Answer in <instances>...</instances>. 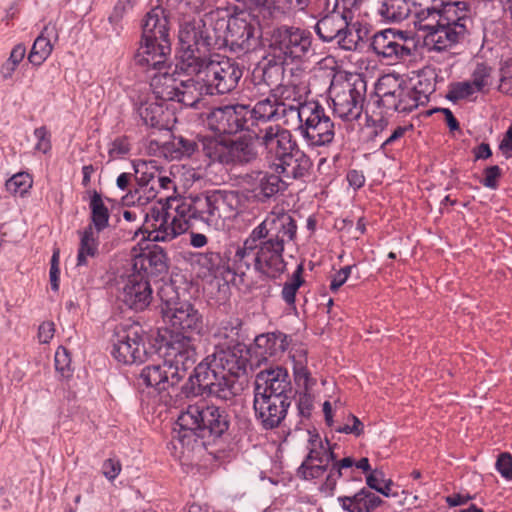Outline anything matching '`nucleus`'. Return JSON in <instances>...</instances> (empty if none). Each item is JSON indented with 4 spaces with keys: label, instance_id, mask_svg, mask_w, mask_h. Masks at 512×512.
Returning <instances> with one entry per match:
<instances>
[{
    "label": "nucleus",
    "instance_id": "338daca9",
    "mask_svg": "<svg viewBox=\"0 0 512 512\" xmlns=\"http://www.w3.org/2000/svg\"><path fill=\"white\" fill-rule=\"evenodd\" d=\"M34 135L37 138L38 142L36 144V149L42 151L43 153L48 152L51 149L50 144V134L46 127L42 126L34 131Z\"/></svg>",
    "mask_w": 512,
    "mask_h": 512
},
{
    "label": "nucleus",
    "instance_id": "bf43d9fd",
    "mask_svg": "<svg viewBox=\"0 0 512 512\" xmlns=\"http://www.w3.org/2000/svg\"><path fill=\"white\" fill-rule=\"evenodd\" d=\"M327 472L328 473L321 486V490L325 493L332 494L336 488L337 481L346 475V471H343L333 463L330 468L328 467Z\"/></svg>",
    "mask_w": 512,
    "mask_h": 512
},
{
    "label": "nucleus",
    "instance_id": "13d9d810",
    "mask_svg": "<svg viewBox=\"0 0 512 512\" xmlns=\"http://www.w3.org/2000/svg\"><path fill=\"white\" fill-rule=\"evenodd\" d=\"M309 453L303 462L324 463L325 445L321 441L318 434L313 435L310 440Z\"/></svg>",
    "mask_w": 512,
    "mask_h": 512
},
{
    "label": "nucleus",
    "instance_id": "9d476101",
    "mask_svg": "<svg viewBox=\"0 0 512 512\" xmlns=\"http://www.w3.org/2000/svg\"><path fill=\"white\" fill-rule=\"evenodd\" d=\"M209 367L197 365L194 374H189L188 381L182 386L185 397H195L208 393L221 400H231L236 395L237 376L209 371Z\"/></svg>",
    "mask_w": 512,
    "mask_h": 512
},
{
    "label": "nucleus",
    "instance_id": "f03ea898",
    "mask_svg": "<svg viewBox=\"0 0 512 512\" xmlns=\"http://www.w3.org/2000/svg\"><path fill=\"white\" fill-rule=\"evenodd\" d=\"M211 24L202 18H193L180 25L181 55L175 72L197 75L208 84L213 94L233 91L243 75L241 66L233 59L218 54L206 55L217 44Z\"/></svg>",
    "mask_w": 512,
    "mask_h": 512
},
{
    "label": "nucleus",
    "instance_id": "79ce46f5",
    "mask_svg": "<svg viewBox=\"0 0 512 512\" xmlns=\"http://www.w3.org/2000/svg\"><path fill=\"white\" fill-rule=\"evenodd\" d=\"M143 124L146 126L163 129L165 123L163 122V107L157 103H142L137 110Z\"/></svg>",
    "mask_w": 512,
    "mask_h": 512
},
{
    "label": "nucleus",
    "instance_id": "0e129e2a",
    "mask_svg": "<svg viewBox=\"0 0 512 512\" xmlns=\"http://www.w3.org/2000/svg\"><path fill=\"white\" fill-rule=\"evenodd\" d=\"M497 471L507 480L512 479V456L507 453H501L496 461Z\"/></svg>",
    "mask_w": 512,
    "mask_h": 512
},
{
    "label": "nucleus",
    "instance_id": "49530a36",
    "mask_svg": "<svg viewBox=\"0 0 512 512\" xmlns=\"http://www.w3.org/2000/svg\"><path fill=\"white\" fill-rule=\"evenodd\" d=\"M274 100H277L279 107L290 106L304 102L299 87L293 84L281 85L274 89L271 93Z\"/></svg>",
    "mask_w": 512,
    "mask_h": 512
},
{
    "label": "nucleus",
    "instance_id": "c756f323",
    "mask_svg": "<svg viewBox=\"0 0 512 512\" xmlns=\"http://www.w3.org/2000/svg\"><path fill=\"white\" fill-rule=\"evenodd\" d=\"M440 11L443 24L453 27L454 25L465 26L468 31H471L473 28L471 10L467 2H445L441 4Z\"/></svg>",
    "mask_w": 512,
    "mask_h": 512
},
{
    "label": "nucleus",
    "instance_id": "5fc2aeb1",
    "mask_svg": "<svg viewBox=\"0 0 512 512\" xmlns=\"http://www.w3.org/2000/svg\"><path fill=\"white\" fill-rule=\"evenodd\" d=\"M327 470L328 466L325 463L303 462L298 468V475L305 480L317 479L322 477Z\"/></svg>",
    "mask_w": 512,
    "mask_h": 512
},
{
    "label": "nucleus",
    "instance_id": "c85d7f7f",
    "mask_svg": "<svg viewBox=\"0 0 512 512\" xmlns=\"http://www.w3.org/2000/svg\"><path fill=\"white\" fill-rule=\"evenodd\" d=\"M290 344V337L282 332H271L258 335L254 340V353L267 360L268 357L277 356L286 351Z\"/></svg>",
    "mask_w": 512,
    "mask_h": 512
},
{
    "label": "nucleus",
    "instance_id": "ddd939ff",
    "mask_svg": "<svg viewBox=\"0 0 512 512\" xmlns=\"http://www.w3.org/2000/svg\"><path fill=\"white\" fill-rule=\"evenodd\" d=\"M373 52L390 63H399L412 57L415 52L413 39L408 32L396 29H384L372 37Z\"/></svg>",
    "mask_w": 512,
    "mask_h": 512
},
{
    "label": "nucleus",
    "instance_id": "3c124183",
    "mask_svg": "<svg viewBox=\"0 0 512 512\" xmlns=\"http://www.w3.org/2000/svg\"><path fill=\"white\" fill-rule=\"evenodd\" d=\"M362 3V0H336L333 9L347 18L348 23L359 22L356 16L360 12Z\"/></svg>",
    "mask_w": 512,
    "mask_h": 512
},
{
    "label": "nucleus",
    "instance_id": "4c0bfd02",
    "mask_svg": "<svg viewBox=\"0 0 512 512\" xmlns=\"http://www.w3.org/2000/svg\"><path fill=\"white\" fill-rule=\"evenodd\" d=\"M423 103H420L418 96L412 88V81H407L396 93L394 104L389 106L388 110L397 112H410Z\"/></svg>",
    "mask_w": 512,
    "mask_h": 512
},
{
    "label": "nucleus",
    "instance_id": "a878e982",
    "mask_svg": "<svg viewBox=\"0 0 512 512\" xmlns=\"http://www.w3.org/2000/svg\"><path fill=\"white\" fill-rule=\"evenodd\" d=\"M168 257L164 249L154 245L133 258L132 270L149 276H165L168 273Z\"/></svg>",
    "mask_w": 512,
    "mask_h": 512
},
{
    "label": "nucleus",
    "instance_id": "f8f14e48",
    "mask_svg": "<svg viewBox=\"0 0 512 512\" xmlns=\"http://www.w3.org/2000/svg\"><path fill=\"white\" fill-rule=\"evenodd\" d=\"M269 46L284 61H302L312 51V34L306 29L282 25L273 29Z\"/></svg>",
    "mask_w": 512,
    "mask_h": 512
},
{
    "label": "nucleus",
    "instance_id": "1a4fd4ad",
    "mask_svg": "<svg viewBox=\"0 0 512 512\" xmlns=\"http://www.w3.org/2000/svg\"><path fill=\"white\" fill-rule=\"evenodd\" d=\"M188 79L173 78L169 72L154 77L151 84L158 98L165 101H178L188 107H196L203 95H213L205 81L197 75H188Z\"/></svg>",
    "mask_w": 512,
    "mask_h": 512
},
{
    "label": "nucleus",
    "instance_id": "b1692460",
    "mask_svg": "<svg viewBox=\"0 0 512 512\" xmlns=\"http://www.w3.org/2000/svg\"><path fill=\"white\" fill-rule=\"evenodd\" d=\"M244 181L251 186L253 198L262 204L275 199L287 187V182L273 170L251 171L245 175Z\"/></svg>",
    "mask_w": 512,
    "mask_h": 512
},
{
    "label": "nucleus",
    "instance_id": "412c9836",
    "mask_svg": "<svg viewBox=\"0 0 512 512\" xmlns=\"http://www.w3.org/2000/svg\"><path fill=\"white\" fill-rule=\"evenodd\" d=\"M310 118L301 126L300 135L311 146L329 145L335 136V126L324 107L313 101Z\"/></svg>",
    "mask_w": 512,
    "mask_h": 512
},
{
    "label": "nucleus",
    "instance_id": "39448f33",
    "mask_svg": "<svg viewBox=\"0 0 512 512\" xmlns=\"http://www.w3.org/2000/svg\"><path fill=\"white\" fill-rule=\"evenodd\" d=\"M202 152L213 163L228 167L246 166L254 163L259 152L255 139L243 135L236 139L225 137H202Z\"/></svg>",
    "mask_w": 512,
    "mask_h": 512
},
{
    "label": "nucleus",
    "instance_id": "de8ad7c7",
    "mask_svg": "<svg viewBox=\"0 0 512 512\" xmlns=\"http://www.w3.org/2000/svg\"><path fill=\"white\" fill-rule=\"evenodd\" d=\"M304 271L303 264H299L296 270L293 272L292 277L284 283L283 289L281 292L283 300L288 305H293L295 303V297L298 289L304 283V279L302 277V273Z\"/></svg>",
    "mask_w": 512,
    "mask_h": 512
},
{
    "label": "nucleus",
    "instance_id": "69168bd1",
    "mask_svg": "<svg viewBox=\"0 0 512 512\" xmlns=\"http://www.w3.org/2000/svg\"><path fill=\"white\" fill-rule=\"evenodd\" d=\"M130 151V144L127 137H118L112 143L109 148V155L111 158H119L126 155Z\"/></svg>",
    "mask_w": 512,
    "mask_h": 512
},
{
    "label": "nucleus",
    "instance_id": "a19ab883",
    "mask_svg": "<svg viewBox=\"0 0 512 512\" xmlns=\"http://www.w3.org/2000/svg\"><path fill=\"white\" fill-rule=\"evenodd\" d=\"M98 254L97 237L93 231L92 226L84 229L80 239V245L77 255V266L87 264V257H95Z\"/></svg>",
    "mask_w": 512,
    "mask_h": 512
},
{
    "label": "nucleus",
    "instance_id": "ea45409f",
    "mask_svg": "<svg viewBox=\"0 0 512 512\" xmlns=\"http://www.w3.org/2000/svg\"><path fill=\"white\" fill-rule=\"evenodd\" d=\"M89 206L91 209V220L97 232L108 227L110 217L109 210L105 206L101 194L96 190L92 192Z\"/></svg>",
    "mask_w": 512,
    "mask_h": 512
},
{
    "label": "nucleus",
    "instance_id": "423d86ee",
    "mask_svg": "<svg viewBox=\"0 0 512 512\" xmlns=\"http://www.w3.org/2000/svg\"><path fill=\"white\" fill-rule=\"evenodd\" d=\"M231 261L233 273L239 276L254 270L267 278L277 279L285 272V265H281L252 232L243 246L237 248Z\"/></svg>",
    "mask_w": 512,
    "mask_h": 512
},
{
    "label": "nucleus",
    "instance_id": "2eb2a0df",
    "mask_svg": "<svg viewBox=\"0 0 512 512\" xmlns=\"http://www.w3.org/2000/svg\"><path fill=\"white\" fill-rule=\"evenodd\" d=\"M173 374L174 382L178 384L190 370L196 368L197 352L194 339L190 336H171L167 342L166 358L164 359Z\"/></svg>",
    "mask_w": 512,
    "mask_h": 512
},
{
    "label": "nucleus",
    "instance_id": "aec40b11",
    "mask_svg": "<svg viewBox=\"0 0 512 512\" xmlns=\"http://www.w3.org/2000/svg\"><path fill=\"white\" fill-rule=\"evenodd\" d=\"M256 139L264 148L269 167L279 162L298 147L291 132L279 125H270L256 133Z\"/></svg>",
    "mask_w": 512,
    "mask_h": 512
},
{
    "label": "nucleus",
    "instance_id": "7c9ffc66",
    "mask_svg": "<svg viewBox=\"0 0 512 512\" xmlns=\"http://www.w3.org/2000/svg\"><path fill=\"white\" fill-rule=\"evenodd\" d=\"M140 378L146 386L154 387L159 392L166 391L177 385L174 382L173 374L165 360L161 364L148 365L141 371Z\"/></svg>",
    "mask_w": 512,
    "mask_h": 512
},
{
    "label": "nucleus",
    "instance_id": "a211bd4d",
    "mask_svg": "<svg viewBox=\"0 0 512 512\" xmlns=\"http://www.w3.org/2000/svg\"><path fill=\"white\" fill-rule=\"evenodd\" d=\"M206 123L210 130L219 134H236L250 130L248 123V105H226L212 109Z\"/></svg>",
    "mask_w": 512,
    "mask_h": 512
},
{
    "label": "nucleus",
    "instance_id": "72a5a7b5",
    "mask_svg": "<svg viewBox=\"0 0 512 512\" xmlns=\"http://www.w3.org/2000/svg\"><path fill=\"white\" fill-rule=\"evenodd\" d=\"M313 101L298 102V104L279 107V121L284 125L293 128L301 133V126H304L306 120L310 118L309 112L312 108Z\"/></svg>",
    "mask_w": 512,
    "mask_h": 512
},
{
    "label": "nucleus",
    "instance_id": "6e6552de",
    "mask_svg": "<svg viewBox=\"0 0 512 512\" xmlns=\"http://www.w3.org/2000/svg\"><path fill=\"white\" fill-rule=\"evenodd\" d=\"M315 31L324 42H335L341 49L354 51L359 42L368 39L369 29L361 22L348 23L347 18L334 9L321 17Z\"/></svg>",
    "mask_w": 512,
    "mask_h": 512
},
{
    "label": "nucleus",
    "instance_id": "5701e85b",
    "mask_svg": "<svg viewBox=\"0 0 512 512\" xmlns=\"http://www.w3.org/2000/svg\"><path fill=\"white\" fill-rule=\"evenodd\" d=\"M254 393L267 396L281 397V399L293 398V387L288 371L280 366L270 367L257 373Z\"/></svg>",
    "mask_w": 512,
    "mask_h": 512
},
{
    "label": "nucleus",
    "instance_id": "f257e3e1",
    "mask_svg": "<svg viewBox=\"0 0 512 512\" xmlns=\"http://www.w3.org/2000/svg\"><path fill=\"white\" fill-rule=\"evenodd\" d=\"M241 206L238 191L208 190L174 199L167 208L152 207L139 228L143 239L169 241L190 228L220 230L237 216Z\"/></svg>",
    "mask_w": 512,
    "mask_h": 512
},
{
    "label": "nucleus",
    "instance_id": "0eeeda50",
    "mask_svg": "<svg viewBox=\"0 0 512 512\" xmlns=\"http://www.w3.org/2000/svg\"><path fill=\"white\" fill-rule=\"evenodd\" d=\"M251 232L254 238L263 242L281 265L286 266L283 258L285 245L293 241L297 233L296 221L288 212L271 211Z\"/></svg>",
    "mask_w": 512,
    "mask_h": 512
},
{
    "label": "nucleus",
    "instance_id": "58836bf2",
    "mask_svg": "<svg viewBox=\"0 0 512 512\" xmlns=\"http://www.w3.org/2000/svg\"><path fill=\"white\" fill-rule=\"evenodd\" d=\"M134 178L140 188L154 185V180L159 175V167L156 161L137 160L133 162Z\"/></svg>",
    "mask_w": 512,
    "mask_h": 512
},
{
    "label": "nucleus",
    "instance_id": "774afa93",
    "mask_svg": "<svg viewBox=\"0 0 512 512\" xmlns=\"http://www.w3.org/2000/svg\"><path fill=\"white\" fill-rule=\"evenodd\" d=\"M121 472V463L116 459H107L103 462L102 473L110 481L114 480Z\"/></svg>",
    "mask_w": 512,
    "mask_h": 512
},
{
    "label": "nucleus",
    "instance_id": "052dcab7",
    "mask_svg": "<svg viewBox=\"0 0 512 512\" xmlns=\"http://www.w3.org/2000/svg\"><path fill=\"white\" fill-rule=\"evenodd\" d=\"M135 3L136 2L132 0H118L109 16V22L115 26H119L124 16L134 7Z\"/></svg>",
    "mask_w": 512,
    "mask_h": 512
},
{
    "label": "nucleus",
    "instance_id": "e2e57ef3",
    "mask_svg": "<svg viewBox=\"0 0 512 512\" xmlns=\"http://www.w3.org/2000/svg\"><path fill=\"white\" fill-rule=\"evenodd\" d=\"M501 175L502 172L498 165L489 166L484 169V177L481 183L487 188L496 189Z\"/></svg>",
    "mask_w": 512,
    "mask_h": 512
},
{
    "label": "nucleus",
    "instance_id": "f3484780",
    "mask_svg": "<svg viewBox=\"0 0 512 512\" xmlns=\"http://www.w3.org/2000/svg\"><path fill=\"white\" fill-rule=\"evenodd\" d=\"M163 318L171 327V336L181 334L192 338L191 335H200L204 329L201 313L189 302L167 303Z\"/></svg>",
    "mask_w": 512,
    "mask_h": 512
},
{
    "label": "nucleus",
    "instance_id": "c03bdc74",
    "mask_svg": "<svg viewBox=\"0 0 512 512\" xmlns=\"http://www.w3.org/2000/svg\"><path fill=\"white\" fill-rule=\"evenodd\" d=\"M416 18L415 25L418 30L427 33L434 31L443 24L440 8L434 6L421 9L416 13Z\"/></svg>",
    "mask_w": 512,
    "mask_h": 512
},
{
    "label": "nucleus",
    "instance_id": "4468645a",
    "mask_svg": "<svg viewBox=\"0 0 512 512\" xmlns=\"http://www.w3.org/2000/svg\"><path fill=\"white\" fill-rule=\"evenodd\" d=\"M366 85L364 82H344L330 89L333 111L346 122L358 120L363 111Z\"/></svg>",
    "mask_w": 512,
    "mask_h": 512
},
{
    "label": "nucleus",
    "instance_id": "8fccbe9b",
    "mask_svg": "<svg viewBox=\"0 0 512 512\" xmlns=\"http://www.w3.org/2000/svg\"><path fill=\"white\" fill-rule=\"evenodd\" d=\"M198 263L214 277L221 275L225 268L223 259L220 253L217 252H207L200 255Z\"/></svg>",
    "mask_w": 512,
    "mask_h": 512
},
{
    "label": "nucleus",
    "instance_id": "e433bc0d",
    "mask_svg": "<svg viewBox=\"0 0 512 512\" xmlns=\"http://www.w3.org/2000/svg\"><path fill=\"white\" fill-rule=\"evenodd\" d=\"M292 360L296 385L303 388L304 391H309L315 385L316 381L311 377L306 367V351L304 349L297 350L296 353L292 355Z\"/></svg>",
    "mask_w": 512,
    "mask_h": 512
},
{
    "label": "nucleus",
    "instance_id": "09e8293b",
    "mask_svg": "<svg viewBox=\"0 0 512 512\" xmlns=\"http://www.w3.org/2000/svg\"><path fill=\"white\" fill-rule=\"evenodd\" d=\"M32 183V178L28 173L19 172L6 181L5 187L11 194L23 196L32 187Z\"/></svg>",
    "mask_w": 512,
    "mask_h": 512
},
{
    "label": "nucleus",
    "instance_id": "dca6fc26",
    "mask_svg": "<svg viewBox=\"0 0 512 512\" xmlns=\"http://www.w3.org/2000/svg\"><path fill=\"white\" fill-rule=\"evenodd\" d=\"M261 36V29L250 20L234 16L227 22L224 41L235 53H249L261 46Z\"/></svg>",
    "mask_w": 512,
    "mask_h": 512
},
{
    "label": "nucleus",
    "instance_id": "6ab92c4d",
    "mask_svg": "<svg viewBox=\"0 0 512 512\" xmlns=\"http://www.w3.org/2000/svg\"><path fill=\"white\" fill-rule=\"evenodd\" d=\"M247 362L244 346L236 343L226 348L216 346L215 351L198 365L209 367V371L239 377L245 374Z\"/></svg>",
    "mask_w": 512,
    "mask_h": 512
},
{
    "label": "nucleus",
    "instance_id": "bb28decb",
    "mask_svg": "<svg viewBox=\"0 0 512 512\" xmlns=\"http://www.w3.org/2000/svg\"><path fill=\"white\" fill-rule=\"evenodd\" d=\"M312 167L310 158L297 147L281 159L279 162H274L271 165V170L279 174L282 179L296 180L305 177Z\"/></svg>",
    "mask_w": 512,
    "mask_h": 512
},
{
    "label": "nucleus",
    "instance_id": "473e14b6",
    "mask_svg": "<svg viewBox=\"0 0 512 512\" xmlns=\"http://www.w3.org/2000/svg\"><path fill=\"white\" fill-rule=\"evenodd\" d=\"M58 38L55 25L47 24L41 34L35 39L32 49L28 55V60L35 66L41 65L51 54L53 46L50 37Z\"/></svg>",
    "mask_w": 512,
    "mask_h": 512
},
{
    "label": "nucleus",
    "instance_id": "4be33fe9",
    "mask_svg": "<svg viewBox=\"0 0 512 512\" xmlns=\"http://www.w3.org/2000/svg\"><path fill=\"white\" fill-rule=\"evenodd\" d=\"M291 405L289 398L267 396L254 393L253 408L255 418L264 430H273L281 426Z\"/></svg>",
    "mask_w": 512,
    "mask_h": 512
},
{
    "label": "nucleus",
    "instance_id": "603ef678",
    "mask_svg": "<svg viewBox=\"0 0 512 512\" xmlns=\"http://www.w3.org/2000/svg\"><path fill=\"white\" fill-rule=\"evenodd\" d=\"M354 500L361 504L362 512H373L374 509L383 503L379 496L365 488L354 494Z\"/></svg>",
    "mask_w": 512,
    "mask_h": 512
},
{
    "label": "nucleus",
    "instance_id": "2f4dec72",
    "mask_svg": "<svg viewBox=\"0 0 512 512\" xmlns=\"http://www.w3.org/2000/svg\"><path fill=\"white\" fill-rule=\"evenodd\" d=\"M270 94L268 97L257 101L252 108L248 106L249 127L266 123L269 121H279V105Z\"/></svg>",
    "mask_w": 512,
    "mask_h": 512
},
{
    "label": "nucleus",
    "instance_id": "7ed1b4c3",
    "mask_svg": "<svg viewBox=\"0 0 512 512\" xmlns=\"http://www.w3.org/2000/svg\"><path fill=\"white\" fill-rule=\"evenodd\" d=\"M179 430L173 440L183 448L193 450L203 445L199 438H218L225 434L230 426V416L225 408L200 398L180 413L177 419Z\"/></svg>",
    "mask_w": 512,
    "mask_h": 512
},
{
    "label": "nucleus",
    "instance_id": "37998d69",
    "mask_svg": "<svg viewBox=\"0 0 512 512\" xmlns=\"http://www.w3.org/2000/svg\"><path fill=\"white\" fill-rule=\"evenodd\" d=\"M408 81H412V88L420 103H423V105L428 103L429 96L435 91L436 87L434 73L422 71L415 79H409Z\"/></svg>",
    "mask_w": 512,
    "mask_h": 512
},
{
    "label": "nucleus",
    "instance_id": "a18cd8bd",
    "mask_svg": "<svg viewBox=\"0 0 512 512\" xmlns=\"http://www.w3.org/2000/svg\"><path fill=\"white\" fill-rule=\"evenodd\" d=\"M173 158L190 157L198 150V143L193 137L173 136L168 146Z\"/></svg>",
    "mask_w": 512,
    "mask_h": 512
},
{
    "label": "nucleus",
    "instance_id": "c9c22d12",
    "mask_svg": "<svg viewBox=\"0 0 512 512\" xmlns=\"http://www.w3.org/2000/svg\"><path fill=\"white\" fill-rule=\"evenodd\" d=\"M411 13L409 0H382L378 14L383 21L388 23H400L407 19Z\"/></svg>",
    "mask_w": 512,
    "mask_h": 512
},
{
    "label": "nucleus",
    "instance_id": "f704fd0d",
    "mask_svg": "<svg viewBox=\"0 0 512 512\" xmlns=\"http://www.w3.org/2000/svg\"><path fill=\"white\" fill-rule=\"evenodd\" d=\"M405 82V79L395 73L383 75L376 85L378 103L388 110L389 106L394 104L396 93L398 94Z\"/></svg>",
    "mask_w": 512,
    "mask_h": 512
},
{
    "label": "nucleus",
    "instance_id": "9b49d317",
    "mask_svg": "<svg viewBox=\"0 0 512 512\" xmlns=\"http://www.w3.org/2000/svg\"><path fill=\"white\" fill-rule=\"evenodd\" d=\"M144 335L138 322L126 320L119 323L111 338L112 355L124 364L142 363L147 356Z\"/></svg>",
    "mask_w": 512,
    "mask_h": 512
},
{
    "label": "nucleus",
    "instance_id": "680f3d73",
    "mask_svg": "<svg viewBox=\"0 0 512 512\" xmlns=\"http://www.w3.org/2000/svg\"><path fill=\"white\" fill-rule=\"evenodd\" d=\"M339 433L344 434H353L355 436H360L364 432V424L361 420L353 414L348 416V422L343 426H340L336 429Z\"/></svg>",
    "mask_w": 512,
    "mask_h": 512
},
{
    "label": "nucleus",
    "instance_id": "20e7f679",
    "mask_svg": "<svg viewBox=\"0 0 512 512\" xmlns=\"http://www.w3.org/2000/svg\"><path fill=\"white\" fill-rule=\"evenodd\" d=\"M142 39L134 55L135 64L145 72L156 71L152 79L168 72L167 63L171 51L168 19L164 8H152L142 26Z\"/></svg>",
    "mask_w": 512,
    "mask_h": 512
},
{
    "label": "nucleus",
    "instance_id": "864d4df0",
    "mask_svg": "<svg viewBox=\"0 0 512 512\" xmlns=\"http://www.w3.org/2000/svg\"><path fill=\"white\" fill-rule=\"evenodd\" d=\"M241 322L239 319H233L221 322L215 333V337L229 339L230 343L237 342Z\"/></svg>",
    "mask_w": 512,
    "mask_h": 512
},
{
    "label": "nucleus",
    "instance_id": "393cba45",
    "mask_svg": "<svg viewBox=\"0 0 512 512\" xmlns=\"http://www.w3.org/2000/svg\"><path fill=\"white\" fill-rule=\"evenodd\" d=\"M120 299L135 311L146 309L152 301V289L146 276L132 270L123 280Z\"/></svg>",
    "mask_w": 512,
    "mask_h": 512
},
{
    "label": "nucleus",
    "instance_id": "4d7b16f0",
    "mask_svg": "<svg viewBox=\"0 0 512 512\" xmlns=\"http://www.w3.org/2000/svg\"><path fill=\"white\" fill-rule=\"evenodd\" d=\"M492 69L484 63L477 64L472 74V85L482 92L486 86L489 85V78L491 76Z\"/></svg>",
    "mask_w": 512,
    "mask_h": 512
},
{
    "label": "nucleus",
    "instance_id": "6e6d98bb",
    "mask_svg": "<svg viewBox=\"0 0 512 512\" xmlns=\"http://www.w3.org/2000/svg\"><path fill=\"white\" fill-rule=\"evenodd\" d=\"M475 92H479L471 81L460 82L452 86L447 93V99L451 101H457L459 99H465L470 97Z\"/></svg>",
    "mask_w": 512,
    "mask_h": 512
},
{
    "label": "nucleus",
    "instance_id": "cd10ccee",
    "mask_svg": "<svg viewBox=\"0 0 512 512\" xmlns=\"http://www.w3.org/2000/svg\"><path fill=\"white\" fill-rule=\"evenodd\" d=\"M470 31L461 25H440L439 28L427 33L425 36V43L429 46V51H445L453 46L464 42L469 36Z\"/></svg>",
    "mask_w": 512,
    "mask_h": 512
}]
</instances>
